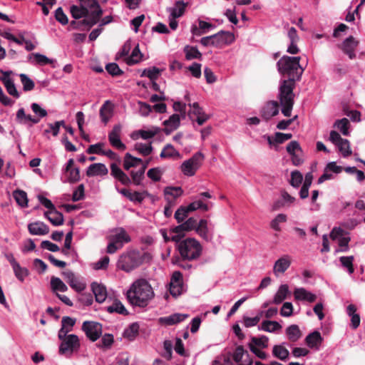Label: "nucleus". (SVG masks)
Returning <instances> with one entry per match:
<instances>
[{
	"instance_id": "nucleus-15",
	"label": "nucleus",
	"mask_w": 365,
	"mask_h": 365,
	"mask_svg": "<svg viewBox=\"0 0 365 365\" xmlns=\"http://www.w3.org/2000/svg\"><path fill=\"white\" fill-rule=\"evenodd\" d=\"M121 130L122 127L120 125H115L111 131L108 133V140L113 147L118 150H124L126 147L120 140Z\"/></svg>"
},
{
	"instance_id": "nucleus-24",
	"label": "nucleus",
	"mask_w": 365,
	"mask_h": 365,
	"mask_svg": "<svg viewBox=\"0 0 365 365\" xmlns=\"http://www.w3.org/2000/svg\"><path fill=\"white\" fill-rule=\"evenodd\" d=\"M110 175L123 185H128L131 182L130 178L115 163L110 165Z\"/></svg>"
},
{
	"instance_id": "nucleus-1",
	"label": "nucleus",
	"mask_w": 365,
	"mask_h": 365,
	"mask_svg": "<svg viewBox=\"0 0 365 365\" xmlns=\"http://www.w3.org/2000/svg\"><path fill=\"white\" fill-rule=\"evenodd\" d=\"M300 59L299 56H284L278 61V71L284 78L281 81L279 91H293L295 88V83L300 80L304 71L299 64Z\"/></svg>"
},
{
	"instance_id": "nucleus-8",
	"label": "nucleus",
	"mask_w": 365,
	"mask_h": 365,
	"mask_svg": "<svg viewBox=\"0 0 365 365\" xmlns=\"http://www.w3.org/2000/svg\"><path fill=\"white\" fill-rule=\"evenodd\" d=\"M329 140L338 148L343 157L346 158L351 155L349 141L342 138L336 131L330 132Z\"/></svg>"
},
{
	"instance_id": "nucleus-55",
	"label": "nucleus",
	"mask_w": 365,
	"mask_h": 365,
	"mask_svg": "<svg viewBox=\"0 0 365 365\" xmlns=\"http://www.w3.org/2000/svg\"><path fill=\"white\" fill-rule=\"evenodd\" d=\"M16 277L21 282H24L25 278L29 275V272L26 267H22L18 263L12 267Z\"/></svg>"
},
{
	"instance_id": "nucleus-19",
	"label": "nucleus",
	"mask_w": 365,
	"mask_h": 365,
	"mask_svg": "<svg viewBox=\"0 0 365 365\" xmlns=\"http://www.w3.org/2000/svg\"><path fill=\"white\" fill-rule=\"evenodd\" d=\"M294 297L296 301L312 303L316 301L317 295L303 287L295 288Z\"/></svg>"
},
{
	"instance_id": "nucleus-31",
	"label": "nucleus",
	"mask_w": 365,
	"mask_h": 365,
	"mask_svg": "<svg viewBox=\"0 0 365 365\" xmlns=\"http://www.w3.org/2000/svg\"><path fill=\"white\" fill-rule=\"evenodd\" d=\"M182 193L183 190L180 187H166L164 190L165 198L170 204L180 197Z\"/></svg>"
},
{
	"instance_id": "nucleus-22",
	"label": "nucleus",
	"mask_w": 365,
	"mask_h": 365,
	"mask_svg": "<svg viewBox=\"0 0 365 365\" xmlns=\"http://www.w3.org/2000/svg\"><path fill=\"white\" fill-rule=\"evenodd\" d=\"M189 317L187 314L175 313L169 316L159 318L158 321L160 324L166 326H172L185 321Z\"/></svg>"
},
{
	"instance_id": "nucleus-20",
	"label": "nucleus",
	"mask_w": 365,
	"mask_h": 365,
	"mask_svg": "<svg viewBox=\"0 0 365 365\" xmlns=\"http://www.w3.org/2000/svg\"><path fill=\"white\" fill-rule=\"evenodd\" d=\"M74 160L71 158L68 160L63 172L67 175L66 181L68 182H76L80 180V171L78 168H74Z\"/></svg>"
},
{
	"instance_id": "nucleus-59",
	"label": "nucleus",
	"mask_w": 365,
	"mask_h": 365,
	"mask_svg": "<svg viewBox=\"0 0 365 365\" xmlns=\"http://www.w3.org/2000/svg\"><path fill=\"white\" fill-rule=\"evenodd\" d=\"M19 78L25 91H29L34 89V82L26 74L21 73Z\"/></svg>"
},
{
	"instance_id": "nucleus-5",
	"label": "nucleus",
	"mask_w": 365,
	"mask_h": 365,
	"mask_svg": "<svg viewBox=\"0 0 365 365\" xmlns=\"http://www.w3.org/2000/svg\"><path fill=\"white\" fill-rule=\"evenodd\" d=\"M58 338L61 344L58 348V353L66 357H70L74 352H77L81 347V341L78 336L73 334L61 336Z\"/></svg>"
},
{
	"instance_id": "nucleus-7",
	"label": "nucleus",
	"mask_w": 365,
	"mask_h": 365,
	"mask_svg": "<svg viewBox=\"0 0 365 365\" xmlns=\"http://www.w3.org/2000/svg\"><path fill=\"white\" fill-rule=\"evenodd\" d=\"M103 11L98 10L88 18L83 19L81 21H72L70 26L73 29L90 30L91 27L96 25L101 19Z\"/></svg>"
},
{
	"instance_id": "nucleus-50",
	"label": "nucleus",
	"mask_w": 365,
	"mask_h": 365,
	"mask_svg": "<svg viewBox=\"0 0 365 365\" xmlns=\"http://www.w3.org/2000/svg\"><path fill=\"white\" fill-rule=\"evenodd\" d=\"M51 287L54 292H66L68 288L66 284L58 277H53L51 279Z\"/></svg>"
},
{
	"instance_id": "nucleus-54",
	"label": "nucleus",
	"mask_w": 365,
	"mask_h": 365,
	"mask_svg": "<svg viewBox=\"0 0 365 365\" xmlns=\"http://www.w3.org/2000/svg\"><path fill=\"white\" fill-rule=\"evenodd\" d=\"M107 311L109 313L116 312V313H118L120 314H128V311L125 309V307H124V305L120 301H118V300H115L113 303V304H111L110 306H108L107 307Z\"/></svg>"
},
{
	"instance_id": "nucleus-41",
	"label": "nucleus",
	"mask_w": 365,
	"mask_h": 365,
	"mask_svg": "<svg viewBox=\"0 0 365 365\" xmlns=\"http://www.w3.org/2000/svg\"><path fill=\"white\" fill-rule=\"evenodd\" d=\"M286 334L289 341H297L302 336L301 331L299 327L296 324H292L289 326L286 329Z\"/></svg>"
},
{
	"instance_id": "nucleus-61",
	"label": "nucleus",
	"mask_w": 365,
	"mask_h": 365,
	"mask_svg": "<svg viewBox=\"0 0 365 365\" xmlns=\"http://www.w3.org/2000/svg\"><path fill=\"white\" fill-rule=\"evenodd\" d=\"M163 173V170L160 168H153L148 170L147 173L148 177L155 182L160 181Z\"/></svg>"
},
{
	"instance_id": "nucleus-34",
	"label": "nucleus",
	"mask_w": 365,
	"mask_h": 365,
	"mask_svg": "<svg viewBox=\"0 0 365 365\" xmlns=\"http://www.w3.org/2000/svg\"><path fill=\"white\" fill-rule=\"evenodd\" d=\"M206 220H200L196 227L197 234L206 241H210L212 239V234L209 231Z\"/></svg>"
},
{
	"instance_id": "nucleus-14",
	"label": "nucleus",
	"mask_w": 365,
	"mask_h": 365,
	"mask_svg": "<svg viewBox=\"0 0 365 365\" xmlns=\"http://www.w3.org/2000/svg\"><path fill=\"white\" fill-rule=\"evenodd\" d=\"M294 96V93H280L282 113L284 116L289 117L291 115Z\"/></svg>"
},
{
	"instance_id": "nucleus-2",
	"label": "nucleus",
	"mask_w": 365,
	"mask_h": 365,
	"mask_svg": "<svg viewBox=\"0 0 365 365\" xmlns=\"http://www.w3.org/2000/svg\"><path fill=\"white\" fill-rule=\"evenodd\" d=\"M155 294L150 284L145 279L133 282L126 292L128 301L133 306L146 307Z\"/></svg>"
},
{
	"instance_id": "nucleus-38",
	"label": "nucleus",
	"mask_w": 365,
	"mask_h": 365,
	"mask_svg": "<svg viewBox=\"0 0 365 365\" xmlns=\"http://www.w3.org/2000/svg\"><path fill=\"white\" fill-rule=\"evenodd\" d=\"M289 294V286L286 284H281L273 297L272 303L275 304H281L287 299Z\"/></svg>"
},
{
	"instance_id": "nucleus-21",
	"label": "nucleus",
	"mask_w": 365,
	"mask_h": 365,
	"mask_svg": "<svg viewBox=\"0 0 365 365\" xmlns=\"http://www.w3.org/2000/svg\"><path fill=\"white\" fill-rule=\"evenodd\" d=\"M160 132V128L152 126L148 129H141L133 132L131 134V138L133 140H138L140 138L143 140H149L158 135Z\"/></svg>"
},
{
	"instance_id": "nucleus-6",
	"label": "nucleus",
	"mask_w": 365,
	"mask_h": 365,
	"mask_svg": "<svg viewBox=\"0 0 365 365\" xmlns=\"http://www.w3.org/2000/svg\"><path fill=\"white\" fill-rule=\"evenodd\" d=\"M205 155L201 152L194 154L190 158L185 160L180 165L181 172L186 176L195 175L197 170L200 168Z\"/></svg>"
},
{
	"instance_id": "nucleus-17",
	"label": "nucleus",
	"mask_w": 365,
	"mask_h": 365,
	"mask_svg": "<svg viewBox=\"0 0 365 365\" xmlns=\"http://www.w3.org/2000/svg\"><path fill=\"white\" fill-rule=\"evenodd\" d=\"M359 42L355 38L350 36L346 38L341 45H339V48L342 51L349 56L350 59L356 58L355 49L358 46Z\"/></svg>"
},
{
	"instance_id": "nucleus-28",
	"label": "nucleus",
	"mask_w": 365,
	"mask_h": 365,
	"mask_svg": "<svg viewBox=\"0 0 365 365\" xmlns=\"http://www.w3.org/2000/svg\"><path fill=\"white\" fill-rule=\"evenodd\" d=\"M76 324V319L70 317H63L61 319V327L58 332V338H61V336L68 334L71 332Z\"/></svg>"
},
{
	"instance_id": "nucleus-40",
	"label": "nucleus",
	"mask_w": 365,
	"mask_h": 365,
	"mask_svg": "<svg viewBox=\"0 0 365 365\" xmlns=\"http://www.w3.org/2000/svg\"><path fill=\"white\" fill-rule=\"evenodd\" d=\"M11 71H0V80L4 83L7 91H17L14 81L11 78Z\"/></svg>"
},
{
	"instance_id": "nucleus-49",
	"label": "nucleus",
	"mask_w": 365,
	"mask_h": 365,
	"mask_svg": "<svg viewBox=\"0 0 365 365\" xmlns=\"http://www.w3.org/2000/svg\"><path fill=\"white\" fill-rule=\"evenodd\" d=\"M212 206V203L207 204L204 203L201 200H195L190 203L187 207L190 212L195 211L197 210H202L203 211H207Z\"/></svg>"
},
{
	"instance_id": "nucleus-27",
	"label": "nucleus",
	"mask_w": 365,
	"mask_h": 365,
	"mask_svg": "<svg viewBox=\"0 0 365 365\" xmlns=\"http://www.w3.org/2000/svg\"><path fill=\"white\" fill-rule=\"evenodd\" d=\"M91 289L97 302L103 303L106 301L108 294L106 287L103 284L93 282L91 284Z\"/></svg>"
},
{
	"instance_id": "nucleus-57",
	"label": "nucleus",
	"mask_w": 365,
	"mask_h": 365,
	"mask_svg": "<svg viewBox=\"0 0 365 365\" xmlns=\"http://www.w3.org/2000/svg\"><path fill=\"white\" fill-rule=\"evenodd\" d=\"M354 258L353 256H348V257H341L339 258V261L342 265L343 267L346 268L347 269V272L349 274H351L354 272Z\"/></svg>"
},
{
	"instance_id": "nucleus-52",
	"label": "nucleus",
	"mask_w": 365,
	"mask_h": 365,
	"mask_svg": "<svg viewBox=\"0 0 365 365\" xmlns=\"http://www.w3.org/2000/svg\"><path fill=\"white\" fill-rule=\"evenodd\" d=\"M334 126L336 128L342 135L348 136L349 135V121L347 118H344L341 120H337Z\"/></svg>"
},
{
	"instance_id": "nucleus-36",
	"label": "nucleus",
	"mask_w": 365,
	"mask_h": 365,
	"mask_svg": "<svg viewBox=\"0 0 365 365\" xmlns=\"http://www.w3.org/2000/svg\"><path fill=\"white\" fill-rule=\"evenodd\" d=\"M65 276L67 282L76 291L81 292L85 289V284L81 281H79L78 279L75 276V274L73 272H68L65 273Z\"/></svg>"
},
{
	"instance_id": "nucleus-11",
	"label": "nucleus",
	"mask_w": 365,
	"mask_h": 365,
	"mask_svg": "<svg viewBox=\"0 0 365 365\" xmlns=\"http://www.w3.org/2000/svg\"><path fill=\"white\" fill-rule=\"evenodd\" d=\"M82 330L92 341H96L102 334V325L96 322L86 321L83 323Z\"/></svg>"
},
{
	"instance_id": "nucleus-48",
	"label": "nucleus",
	"mask_w": 365,
	"mask_h": 365,
	"mask_svg": "<svg viewBox=\"0 0 365 365\" xmlns=\"http://www.w3.org/2000/svg\"><path fill=\"white\" fill-rule=\"evenodd\" d=\"M143 57L138 44L133 48L131 55L127 58L126 63L129 66L139 63Z\"/></svg>"
},
{
	"instance_id": "nucleus-39",
	"label": "nucleus",
	"mask_w": 365,
	"mask_h": 365,
	"mask_svg": "<svg viewBox=\"0 0 365 365\" xmlns=\"http://www.w3.org/2000/svg\"><path fill=\"white\" fill-rule=\"evenodd\" d=\"M346 314L351 317V327L356 329L360 325V316L356 313V307L354 304H349L346 307Z\"/></svg>"
},
{
	"instance_id": "nucleus-33",
	"label": "nucleus",
	"mask_w": 365,
	"mask_h": 365,
	"mask_svg": "<svg viewBox=\"0 0 365 365\" xmlns=\"http://www.w3.org/2000/svg\"><path fill=\"white\" fill-rule=\"evenodd\" d=\"M70 12L72 17L75 19H79L83 17H84V19L88 18L91 15L88 8L83 6V5H81V6L76 5L71 6L70 7Z\"/></svg>"
},
{
	"instance_id": "nucleus-9",
	"label": "nucleus",
	"mask_w": 365,
	"mask_h": 365,
	"mask_svg": "<svg viewBox=\"0 0 365 365\" xmlns=\"http://www.w3.org/2000/svg\"><path fill=\"white\" fill-rule=\"evenodd\" d=\"M189 106L190 107L188 113L190 118L195 120L198 125H202L211 118V115L206 113L198 103H190Z\"/></svg>"
},
{
	"instance_id": "nucleus-43",
	"label": "nucleus",
	"mask_w": 365,
	"mask_h": 365,
	"mask_svg": "<svg viewBox=\"0 0 365 365\" xmlns=\"http://www.w3.org/2000/svg\"><path fill=\"white\" fill-rule=\"evenodd\" d=\"M139 325L138 323L131 324L128 328H126L123 334L124 338L128 339L130 341H133L138 334Z\"/></svg>"
},
{
	"instance_id": "nucleus-56",
	"label": "nucleus",
	"mask_w": 365,
	"mask_h": 365,
	"mask_svg": "<svg viewBox=\"0 0 365 365\" xmlns=\"http://www.w3.org/2000/svg\"><path fill=\"white\" fill-rule=\"evenodd\" d=\"M135 150L144 156L149 155L153 151L151 143L148 144L136 143L134 145Z\"/></svg>"
},
{
	"instance_id": "nucleus-25",
	"label": "nucleus",
	"mask_w": 365,
	"mask_h": 365,
	"mask_svg": "<svg viewBox=\"0 0 365 365\" xmlns=\"http://www.w3.org/2000/svg\"><path fill=\"white\" fill-rule=\"evenodd\" d=\"M28 230L33 235H45L48 233V227L42 222H34L28 225Z\"/></svg>"
},
{
	"instance_id": "nucleus-35",
	"label": "nucleus",
	"mask_w": 365,
	"mask_h": 365,
	"mask_svg": "<svg viewBox=\"0 0 365 365\" xmlns=\"http://www.w3.org/2000/svg\"><path fill=\"white\" fill-rule=\"evenodd\" d=\"M160 157L161 158L180 159L181 154L171 144H167L162 150Z\"/></svg>"
},
{
	"instance_id": "nucleus-46",
	"label": "nucleus",
	"mask_w": 365,
	"mask_h": 365,
	"mask_svg": "<svg viewBox=\"0 0 365 365\" xmlns=\"http://www.w3.org/2000/svg\"><path fill=\"white\" fill-rule=\"evenodd\" d=\"M281 328L282 326L277 322L266 320L262 322L259 329L267 332H274Z\"/></svg>"
},
{
	"instance_id": "nucleus-45",
	"label": "nucleus",
	"mask_w": 365,
	"mask_h": 365,
	"mask_svg": "<svg viewBox=\"0 0 365 365\" xmlns=\"http://www.w3.org/2000/svg\"><path fill=\"white\" fill-rule=\"evenodd\" d=\"M142 163V160L132 156L130 153H126L123 160V168L128 170L132 167H136Z\"/></svg>"
},
{
	"instance_id": "nucleus-29",
	"label": "nucleus",
	"mask_w": 365,
	"mask_h": 365,
	"mask_svg": "<svg viewBox=\"0 0 365 365\" xmlns=\"http://www.w3.org/2000/svg\"><path fill=\"white\" fill-rule=\"evenodd\" d=\"M163 124L165 125L164 131L168 135L180 126V117L178 114H173L168 120L164 121Z\"/></svg>"
},
{
	"instance_id": "nucleus-58",
	"label": "nucleus",
	"mask_w": 365,
	"mask_h": 365,
	"mask_svg": "<svg viewBox=\"0 0 365 365\" xmlns=\"http://www.w3.org/2000/svg\"><path fill=\"white\" fill-rule=\"evenodd\" d=\"M212 27H213L212 24L208 23V22L200 20L199 21V28H197L196 26H193L192 27L191 31L194 35L201 36L202 34H203L205 33V31H204L205 29H210Z\"/></svg>"
},
{
	"instance_id": "nucleus-23",
	"label": "nucleus",
	"mask_w": 365,
	"mask_h": 365,
	"mask_svg": "<svg viewBox=\"0 0 365 365\" xmlns=\"http://www.w3.org/2000/svg\"><path fill=\"white\" fill-rule=\"evenodd\" d=\"M109 239L112 240L114 242L120 245V247H123L125 243H128L130 242L131 239L127 232L122 227H119L115 229L113 231V234H112Z\"/></svg>"
},
{
	"instance_id": "nucleus-64",
	"label": "nucleus",
	"mask_w": 365,
	"mask_h": 365,
	"mask_svg": "<svg viewBox=\"0 0 365 365\" xmlns=\"http://www.w3.org/2000/svg\"><path fill=\"white\" fill-rule=\"evenodd\" d=\"M303 180L302 173L298 170H294L291 173L290 184L294 187H298Z\"/></svg>"
},
{
	"instance_id": "nucleus-12",
	"label": "nucleus",
	"mask_w": 365,
	"mask_h": 365,
	"mask_svg": "<svg viewBox=\"0 0 365 365\" xmlns=\"http://www.w3.org/2000/svg\"><path fill=\"white\" fill-rule=\"evenodd\" d=\"M170 293L173 297H178L185 291L182 274L179 271L173 273L169 284Z\"/></svg>"
},
{
	"instance_id": "nucleus-4",
	"label": "nucleus",
	"mask_w": 365,
	"mask_h": 365,
	"mask_svg": "<svg viewBox=\"0 0 365 365\" xmlns=\"http://www.w3.org/2000/svg\"><path fill=\"white\" fill-rule=\"evenodd\" d=\"M143 262L139 251L130 250L121 255L117 262V268L125 272H130L139 267Z\"/></svg>"
},
{
	"instance_id": "nucleus-3",
	"label": "nucleus",
	"mask_w": 365,
	"mask_h": 365,
	"mask_svg": "<svg viewBox=\"0 0 365 365\" xmlns=\"http://www.w3.org/2000/svg\"><path fill=\"white\" fill-rule=\"evenodd\" d=\"M180 256L187 260L198 258L202 253V247L200 243L195 238H187L181 240L178 245Z\"/></svg>"
},
{
	"instance_id": "nucleus-26",
	"label": "nucleus",
	"mask_w": 365,
	"mask_h": 365,
	"mask_svg": "<svg viewBox=\"0 0 365 365\" xmlns=\"http://www.w3.org/2000/svg\"><path fill=\"white\" fill-rule=\"evenodd\" d=\"M108 173V170L103 163H93L88 166L86 170V175L92 176H104Z\"/></svg>"
},
{
	"instance_id": "nucleus-63",
	"label": "nucleus",
	"mask_w": 365,
	"mask_h": 365,
	"mask_svg": "<svg viewBox=\"0 0 365 365\" xmlns=\"http://www.w3.org/2000/svg\"><path fill=\"white\" fill-rule=\"evenodd\" d=\"M145 166L146 165L143 166L141 169L137 171H131L130 175L135 185H138L141 183V181L144 177Z\"/></svg>"
},
{
	"instance_id": "nucleus-60",
	"label": "nucleus",
	"mask_w": 365,
	"mask_h": 365,
	"mask_svg": "<svg viewBox=\"0 0 365 365\" xmlns=\"http://www.w3.org/2000/svg\"><path fill=\"white\" fill-rule=\"evenodd\" d=\"M31 56H32L34 58V60L36 62V63L40 66L53 64L54 63V61L53 59H50L46 56L38 53H31Z\"/></svg>"
},
{
	"instance_id": "nucleus-18",
	"label": "nucleus",
	"mask_w": 365,
	"mask_h": 365,
	"mask_svg": "<svg viewBox=\"0 0 365 365\" xmlns=\"http://www.w3.org/2000/svg\"><path fill=\"white\" fill-rule=\"evenodd\" d=\"M232 359L237 365H251L252 364V360L248 352L244 349L242 346H239L235 349Z\"/></svg>"
},
{
	"instance_id": "nucleus-44",
	"label": "nucleus",
	"mask_w": 365,
	"mask_h": 365,
	"mask_svg": "<svg viewBox=\"0 0 365 365\" xmlns=\"http://www.w3.org/2000/svg\"><path fill=\"white\" fill-rule=\"evenodd\" d=\"M187 4L182 0H179L175 2V7L170 9L171 16L173 19L179 18L183 15Z\"/></svg>"
},
{
	"instance_id": "nucleus-42",
	"label": "nucleus",
	"mask_w": 365,
	"mask_h": 365,
	"mask_svg": "<svg viewBox=\"0 0 365 365\" xmlns=\"http://www.w3.org/2000/svg\"><path fill=\"white\" fill-rule=\"evenodd\" d=\"M272 354L274 357L285 361L288 359L289 352L282 344L275 345L272 349Z\"/></svg>"
},
{
	"instance_id": "nucleus-47",
	"label": "nucleus",
	"mask_w": 365,
	"mask_h": 365,
	"mask_svg": "<svg viewBox=\"0 0 365 365\" xmlns=\"http://www.w3.org/2000/svg\"><path fill=\"white\" fill-rule=\"evenodd\" d=\"M287 220V216L285 214H278L271 222L270 227L277 232H280L282 230L281 224L286 222Z\"/></svg>"
},
{
	"instance_id": "nucleus-13",
	"label": "nucleus",
	"mask_w": 365,
	"mask_h": 365,
	"mask_svg": "<svg viewBox=\"0 0 365 365\" xmlns=\"http://www.w3.org/2000/svg\"><path fill=\"white\" fill-rule=\"evenodd\" d=\"M212 46L222 48L225 45L232 43L235 37L232 33L229 31H220L217 34L212 35Z\"/></svg>"
},
{
	"instance_id": "nucleus-10",
	"label": "nucleus",
	"mask_w": 365,
	"mask_h": 365,
	"mask_svg": "<svg viewBox=\"0 0 365 365\" xmlns=\"http://www.w3.org/2000/svg\"><path fill=\"white\" fill-rule=\"evenodd\" d=\"M348 234L341 227H334L330 232V238L338 241L341 252H346L349 249V242L351 239L346 236Z\"/></svg>"
},
{
	"instance_id": "nucleus-62",
	"label": "nucleus",
	"mask_w": 365,
	"mask_h": 365,
	"mask_svg": "<svg viewBox=\"0 0 365 365\" xmlns=\"http://www.w3.org/2000/svg\"><path fill=\"white\" fill-rule=\"evenodd\" d=\"M114 342L113 336L110 334H106L102 336L101 344L98 346L101 349H110Z\"/></svg>"
},
{
	"instance_id": "nucleus-32",
	"label": "nucleus",
	"mask_w": 365,
	"mask_h": 365,
	"mask_svg": "<svg viewBox=\"0 0 365 365\" xmlns=\"http://www.w3.org/2000/svg\"><path fill=\"white\" fill-rule=\"evenodd\" d=\"M44 216L54 226H59L63 222V216L61 212L53 209L44 212Z\"/></svg>"
},
{
	"instance_id": "nucleus-53",
	"label": "nucleus",
	"mask_w": 365,
	"mask_h": 365,
	"mask_svg": "<svg viewBox=\"0 0 365 365\" xmlns=\"http://www.w3.org/2000/svg\"><path fill=\"white\" fill-rule=\"evenodd\" d=\"M184 52L185 53V58L187 60L200 59L202 57L201 53L196 47L186 46L184 48Z\"/></svg>"
},
{
	"instance_id": "nucleus-16",
	"label": "nucleus",
	"mask_w": 365,
	"mask_h": 365,
	"mask_svg": "<svg viewBox=\"0 0 365 365\" xmlns=\"http://www.w3.org/2000/svg\"><path fill=\"white\" fill-rule=\"evenodd\" d=\"M292 257L288 255H284L274 264L273 273L276 277L283 274L290 267Z\"/></svg>"
},
{
	"instance_id": "nucleus-51",
	"label": "nucleus",
	"mask_w": 365,
	"mask_h": 365,
	"mask_svg": "<svg viewBox=\"0 0 365 365\" xmlns=\"http://www.w3.org/2000/svg\"><path fill=\"white\" fill-rule=\"evenodd\" d=\"M13 196L19 205L22 207L28 206V198L26 192L19 190H15L13 193Z\"/></svg>"
},
{
	"instance_id": "nucleus-30",
	"label": "nucleus",
	"mask_w": 365,
	"mask_h": 365,
	"mask_svg": "<svg viewBox=\"0 0 365 365\" xmlns=\"http://www.w3.org/2000/svg\"><path fill=\"white\" fill-rule=\"evenodd\" d=\"M322 340L323 339L321 336V334L317 331H314L309 334L305 339V341L307 346L311 349H314L317 350L319 349Z\"/></svg>"
},
{
	"instance_id": "nucleus-37",
	"label": "nucleus",
	"mask_w": 365,
	"mask_h": 365,
	"mask_svg": "<svg viewBox=\"0 0 365 365\" xmlns=\"http://www.w3.org/2000/svg\"><path fill=\"white\" fill-rule=\"evenodd\" d=\"M279 112L278 104L276 101L268 102L262 110V116L268 120L276 115Z\"/></svg>"
}]
</instances>
